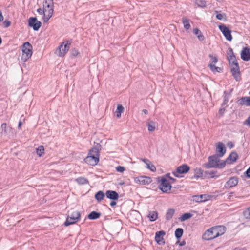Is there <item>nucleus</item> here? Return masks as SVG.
Masks as SVG:
<instances>
[{
	"label": "nucleus",
	"mask_w": 250,
	"mask_h": 250,
	"mask_svg": "<svg viewBox=\"0 0 250 250\" xmlns=\"http://www.w3.org/2000/svg\"><path fill=\"white\" fill-rule=\"evenodd\" d=\"M226 231V228L223 226H217L207 230L202 236L203 239L210 240L223 235Z\"/></svg>",
	"instance_id": "1"
},
{
	"label": "nucleus",
	"mask_w": 250,
	"mask_h": 250,
	"mask_svg": "<svg viewBox=\"0 0 250 250\" xmlns=\"http://www.w3.org/2000/svg\"><path fill=\"white\" fill-rule=\"evenodd\" d=\"M219 158L216 154L210 156L208 158V162L203 164V167L206 168H224L226 166V161H222Z\"/></svg>",
	"instance_id": "2"
},
{
	"label": "nucleus",
	"mask_w": 250,
	"mask_h": 250,
	"mask_svg": "<svg viewBox=\"0 0 250 250\" xmlns=\"http://www.w3.org/2000/svg\"><path fill=\"white\" fill-rule=\"evenodd\" d=\"M32 46L28 42H26L22 45V54L21 60L25 62L29 59L32 55Z\"/></svg>",
	"instance_id": "3"
},
{
	"label": "nucleus",
	"mask_w": 250,
	"mask_h": 250,
	"mask_svg": "<svg viewBox=\"0 0 250 250\" xmlns=\"http://www.w3.org/2000/svg\"><path fill=\"white\" fill-rule=\"evenodd\" d=\"M160 183L158 188L164 193H170L172 188V186L168 180L164 177H161V179L158 180Z\"/></svg>",
	"instance_id": "4"
},
{
	"label": "nucleus",
	"mask_w": 250,
	"mask_h": 250,
	"mask_svg": "<svg viewBox=\"0 0 250 250\" xmlns=\"http://www.w3.org/2000/svg\"><path fill=\"white\" fill-rule=\"evenodd\" d=\"M81 213L78 211H74L70 215L67 217L64 224L65 226L74 224L79 221Z\"/></svg>",
	"instance_id": "5"
},
{
	"label": "nucleus",
	"mask_w": 250,
	"mask_h": 250,
	"mask_svg": "<svg viewBox=\"0 0 250 250\" xmlns=\"http://www.w3.org/2000/svg\"><path fill=\"white\" fill-rule=\"evenodd\" d=\"M71 42L69 41L63 42L56 49L55 53L60 57L64 56L66 53L69 50Z\"/></svg>",
	"instance_id": "6"
},
{
	"label": "nucleus",
	"mask_w": 250,
	"mask_h": 250,
	"mask_svg": "<svg viewBox=\"0 0 250 250\" xmlns=\"http://www.w3.org/2000/svg\"><path fill=\"white\" fill-rule=\"evenodd\" d=\"M219 30L222 33L227 40L231 41L232 37L231 35V31L226 25L221 24L218 26Z\"/></svg>",
	"instance_id": "7"
},
{
	"label": "nucleus",
	"mask_w": 250,
	"mask_h": 250,
	"mask_svg": "<svg viewBox=\"0 0 250 250\" xmlns=\"http://www.w3.org/2000/svg\"><path fill=\"white\" fill-rule=\"evenodd\" d=\"M190 170V167L187 164H183L178 167L175 171L172 172V174L176 177H180L179 174H185Z\"/></svg>",
	"instance_id": "8"
},
{
	"label": "nucleus",
	"mask_w": 250,
	"mask_h": 250,
	"mask_svg": "<svg viewBox=\"0 0 250 250\" xmlns=\"http://www.w3.org/2000/svg\"><path fill=\"white\" fill-rule=\"evenodd\" d=\"M37 12L40 15H43L42 20L44 23L48 22L49 20L52 17V10H48L47 13L43 8H39Z\"/></svg>",
	"instance_id": "9"
},
{
	"label": "nucleus",
	"mask_w": 250,
	"mask_h": 250,
	"mask_svg": "<svg viewBox=\"0 0 250 250\" xmlns=\"http://www.w3.org/2000/svg\"><path fill=\"white\" fill-rule=\"evenodd\" d=\"M28 25L33 28L34 31H38L41 27L42 23L36 17H30L28 19Z\"/></svg>",
	"instance_id": "10"
},
{
	"label": "nucleus",
	"mask_w": 250,
	"mask_h": 250,
	"mask_svg": "<svg viewBox=\"0 0 250 250\" xmlns=\"http://www.w3.org/2000/svg\"><path fill=\"white\" fill-rule=\"evenodd\" d=\"M230 71L232 76L236 81H239L241 79V76L239 65L230 66Z\"/></svg>",
	"instance_id": "11"
},
{
	"label": "nucleus",
	"mask_w": 250,
	"mask_h": 250,
	"mask_svg": "<svg viewBox=\"0 0 250 250\" xmlns=\"http://www.w3.org/2000/svg\"><path fill=\"white\" fill-rule=\"evenodd\" d=\"M135 180L136 183L141 185H147L150 184L152 181L150 177L145 176H139L136 178Z\"/></svg>",
	"instance_id": "12"
},
{
	"label": "nucleus",
	"mask_w": 250,
	"mask_h": 250,
	"mask_svg": "<svg viewBox=\"0 0 250 250\" xmlns=\"http://www.w3.org/2000/svg\"><path fill=\"white\" fill-rule=\"evenodd\" d=\"M238 178L237 177H232L226 183L224 187L227 189L230 188L237 185Z\"/></svg>",
	"instance_id": "13"
},
{
	"label": "nucleus",
	"mask_w": 250,
	"mask_h": 250,
	"mask_svg": "<svg viewBox=\"0 0 250 250\" xmlns=\"http://www.w3.org/2000/svg\"><path fill=\"white\" fill-rule=\"evenodd\" d=\"M85 162L91 166L96 165L99 161V158L94 156L88 155L84 159Z\"/></svg>",
	"instance_id": "14"
},
{
	"label": "nucleus",
	"mask_w": 250,
	"mask_h": 250,
	"mask_svg": "<svg viewBox=\"0 0 250 250\" xmlns=\"http://www.w3.org/2000/svg\"><path fill=\"white\" fill-rule=\"evenodd\" d=\"M226 149L225 145L221 142L217 143L216 152L217 153L216 155L220 157H222L225 154Z\"/></svg>",
	"instance_id": "15"
},
{
	"label": "nucleus",
	"mask_w": 250,
	"mask_h": 250,
	"mask_svg": "<svg viewBox=\"0 0 250 250\" xmlns=\"http://www.w3.org/2000/svg\"><path fill=\"white\" fill-rule=\"evenodd\" d=\"M166 234L164 230L157 231L155 233V240L158 244H164L163 236Z\"/></svg>",
	"instance_id": "16"
},
{
	"label": "nucleus",
	"mask_w": 250,
	"mask_h": 250,
	"mask_svg": "<svg viewBox=\"0 0 250 250\" xmlns=\"http://www.w3.org/2000/svg\"><path fill=\"white\" fill-rule=\"evenodd\" d=\"M241 58L245 61H248L250 60V49L247 47H244L241 53Z\"/></svg>",
	"instance_id": "17"
},
{
	"label": "nucleus",
	"mask_w": 250,
	"mask_h": 250,
	"mask_svg": "<svg viewBox=\"0 0 250 250\" xmlns=\"http://www.w3.org/2000/svg\"><path fill=\"white\" fill-rule=\"evenodd\" d=\"M220 176V174L216 170L206 171L204 172V178H218Z\"/></svg>",
	"instance_id": "18"
},
{
	"label": "nucleus",
	"mask_w": 250,
	"mask_h": 250,
	"mask_svg": "<svg viewBox=\"0 0 250 250\" xmlns=\"http://www.w3.org/2000/svg\"><path fill=\"white\" fill-rule=\"evenodd\" d=\"M106 197L110 200H117L119 198L118 193L113 190H107L105 192Z\"/></svg>",
	"instance_id": "19"
},
{
	"label": "nucleus",
	"mask_w": 250,
	"mask_h": 250,
	"mask_svg": "<svg viewBox=\"0 0 250 250\" xmlns=\"http://www.w3.org/2000/svg\"><path fill=\"white\" fill-rule=\"evenodd\" d=\"M238 156L236 152H232L226 160V163H232L235 162L238 159Z\"/></svg>",
	"instance_id": "20"
},
{
	"label": "nucleus",
	"mask_w": 250,
	"mask_h": 250,
	"mask_svg": "<svg viewBox=\"0 0 250 250\" xmlns=\"http://www.w3.org/2000/svg\"><path fill=\"white\" fill-rule=\"evenodd\" d=\"M208 196L206 194L194 195L193 196V201L195 202H203L208 200Z\"/></svg>",
	"instance_id": "21"
},
{
	"label": "nucleus",
	"mask_w": 250,
	"mask_h": 250,
	"mask_svg": "<svg viewBox=\"0 0 250 250\" xmlns=\"http://www.w3.org/2000/svg\"><path fill=\"white\" fill-rule=\"evenodd\" d=\"M240 105H245L250 106V97H243L238 101Z\"/></svg>",
	"instance_id": "22"
},
{
	"label": "nucleus",
	"mask_w": 250,
	"mask_h": 250,
	"mask_svg": "<svg viewBox=\"0 0 250 250\" xmlns=\"http://www.w3.org/2000/svg\"><path fill=\"white\" fill-rule=\"evenodd\" d=\"M142 161L146 164V167L147 168L149 169L153 172L156 171V167L154 166V165L151 164V162L149 160L147 159H142Z\"/></svg>",
	"instance_id": "23"
},
{
	"label": "nucleus",
	"mask_w": 250,
	"mask_h": 250,
	"mask_svg": "<svg viewBox=\"0 0 250 250\" xmlns=\"http://www.w3.org/2000/svg\"><path fill=\"white\" fill-rule=\"evenodd\" d=\"M101 213L97 211H92L88 215V218L90 220H96L100 217Z\"/></svg>",
	"instance_id": "24"
},
{
	"label": "nucleus",
	"mask_w": 250,
	"mask_h": 250,
	"mask_svg": "<svg viewBox=\"0 0 250 250\" xmlns=\"http://www.w3.org/2000/svg\"><path fill=\"white\" fill-rule=\"evenodd\" d=\"M194 177L196 178L197 179L199 178H204V172L200 168H195L194 170Z\"/></svg>",
	"instance_id": "25"
},
{
	"label": "nucleus",
	"mask_w": 250,
	"mask_h": 250,
	"mask_svg": "<svg viewBox=\"0 0 250 250\" xmlns=\"http://www.w3.org/2000/svg\"><path fill=\"white\" fill-rule=\"evenodd\" d=\"M228 59L230 66L239 65L235 55L229 56H228Z\"/></svg>",
	"instance_id": "26"
},
{
	"label": "nucleus",
	"mask_w": 250,
	"mask_h": 250,
	"mask_svg": "<svg viewBox=\"0 0 250 250\" xmlns=\"http://www.w3.org/2000/svg\"><path fill=\"white\" fill-rule=\"evenodd\" d=\"M75 181L78 184L81 185L89 184L88 180L87 178L83 177H80L75 179Z\"/></svg>",
	"instance_id": "27"
},
{
	"label": "nucleus",
	"mask_w": 250,
	"mask_h": 250,
	"mask_svg": "<svg viewBox=\"0 0 250 250\" xmlns=\"http://www.w3.org/2000/svg\"><path fill=\"white\" fill-rule=\"evenodd\" d=\"M193 33L197 36L199 41H202L204 40L205 38L201 31L198 28L193 29Z\"/></svg>",
	"instance_id": "28"
},
{
	"label": "nucleus",
	"mask_w": 250,
	"mask_h": 250,
	"mask_svg": "<svg viewBox=\"0 0 250 250\" xmlns=\"http://www.w3.org/2000/svg\"><path fill=\"white\" fill-rule=\"evenodd\" d=\"M148 217L149 219V220L151 222H153L155 221L158 217V212L157 211H150L148 215Z\"/></svg>",
	"instance_id": "29"
},
{
	"label": "nucleus",
	"mask_w": 250,
	"mask_h": 250,
	"mask_svg": "<svg viewBox=\"0 0 250 250\" xmlns=\"http://www.w3.org/2000/svg\"><path fill=\"white\" fill-rule=\"evenodd\" d=\"M105 195V194H104L103 191H99L96 193L95 198L98 202H100L104 199Z\"/></svg>",
	"instance_id": "30"
},
{
	"label": "nucleus",
	"mask_w": 250,
	"mask_h": 250,
	"mask_svg": "<svg viewBox=\"0 0 250 250\" xmlns=\"http://www.w3.org/2000/svg\"><path fill=\"white\" fill-rule=\"evenodd\" d=\"M175 213V210L173 208L169 209L166 214V219L167 220H170L173 217Z\"/></svg>",
	"instance_id": "31"
},
{
	"label": "nucleus",
	"mask_w": 250,
	"mask_h": 250,
	"mask_svg": "<svg viewBox=\"0 0 250 250\" xmlns=\"http://www.w3.org/2000/svg\"><path fill=\"white\" fill-rule=\"evenodd\" d=\"M146 125L148 127V130L150 132L154 131L155 129V123L153 121H150L147 123Z\"/></svg>",
	"instance_id": "32"
},
{
	"label": "nucleus",
	"mask_w": 250,
	"mask_h": 250,
	"mask_svg": "<svg viewBox=\"0 0 250 250\" xmlns=\"http://www.w3.org/2000/svg\"><path fill=\"white\" fill-rule=\"evenodd\" d=\"M124 111V107L121 105L118 104L117 105V109L116 111V112L117 113L116 116L118 118H119L121 117V113H123Z\"/></svg>",
	"instance_id": "33"
},
{
	"label": "nucleus",
	"mask_w": 250,
	"mask_h": 250,
	"mask_svg": "<svg viewBox=\"0 0 250 250\" xmlns=\"http://www.w3.org/2000/svg\"><path fill=\"white\" fill-rule=\"evenodd\" d=\"M183 229L182 228H177L175 231V236L177 239H179L183 234Z\"/></svg>",
	"instance_id": "34"
},
{
	"label": "nucleus",
	"mask_w": 250,
	"mask_h": 250,
	"mask_svg": "<svg viewBox=\"0 0 250 250\" xmlns=\"http://www.w3.org/2000/svg\"><path fill=\"white\" fill-rule=\"evenodd\" d=\"M182 22L186 30H187L190 29L191 26L189 24V21L188 19L186 18H183Z\"/></svg>",
	"instance_id": "35"
},
{
	"label": "nucleus",
	"mask_w": 250,
	"mask_h": 250,
	"mask_svg": "<svg viewBox=\"0 0 250 250\" xmlns=\"http://www.w3.org/2000/svg\"><path fill=\"white\" fill-rule=\"evenodd\" d=\"M193 215L190 213H185L183 214L180 218L181 221H185L191 218Z\"/></svg>",
	"instance_id": "36"
},
{
	"label": "nucleus",
	"mask_w": 250,
	"mask_h": 250,
	"mask_svg": "<svg viewBox=\"0 0 250 250\" xmlns=\"http://www.w3.org/2000/svg\"><path fill=\"white\" fill-rule=\"evenodd\" d=\"M99 150L96 148H93L91 149L88 153V155L94 156L99 158Z\"/></svg>",
	"instance_id": "37"
},
{
	"label": "nucleus",
	"mask_w": 250,
	"mask_h": 250,
	"mask_svg": "<svg viewBox=\"0 0 250 250\" xmlns=\"http://www.w3.org/2000/svg\"><path fill=\"white\" fill-rule=\"evenodd\" d=\"M208 66L209 67L210 69L213 72H221L223 70L222 68L217 67L214 64H209Z\"/></svg>",
	"instance_id": "38"
},
{
	"label": "nucleus",
	"mask_w": 250,
	"mask_h": 250,
	"mask_svg": "<svg viewBox=\"0 0 250 250\" xmlns=\"http://www.w3.org/2000/svg\"><path fill=\"white\" fill-rule=\"evenodd\" d=\"M44 148L43 146H40L37 149H36V153L39 156L41 157L42 155L44 153Z\"/></svg>",
	"instance_id": "39"
},
{
	"label": "nucleus",
	"mask_w": 250,
	"mask_h": 250,
	"mask_svg": "<svg viewBox=\"0 0 250 250\" xmlns=\"http://www.w3.org/2000/svg\"><path fill=\"white\" fill-rule=\"evenodd\" d=\"M194 2L199 7H204L206 5V2L204 0H194Z\"/></svg>",
	"instance_id": "40"
},
{
	"label": "nucleus",
	"mask_w": 250,
	"mask_h": 250,
	"mask_svg": "<svg viewBox=\"0 0 250 250\" xmlns=\"http://www.w3.org/2000/svg\"><path fill=\"white\" fill-rule=\"evenodd\" d=\"M216 13V17L219 20H222L225 18V21L226 20V16L225 14H221L218 13L217 11H215Z\"/></svg>",
	"instance_id": "41"
},
{
	"label": "nucleus",
	"mask_w": 250,
	"mask_h": 250,
	"mask_svg": "<svg viewBox=\"0 0 250 250\" xmlns=\"http://www.w3.org/2000/svg\"><path fill=\"white\" fill-rule=\"evenodd\" d=\"M209 57L211 59L210 61L209 64H214L217 63L218 59L216 57H213L212 55H209Z\"/></svg>",
	"instance_id": "42"
},
{
	"label": "nucleus",
	"mask_w": 250,
	"mask_h": 250,
	"mask_svg": "<svg viewBox=\"0 0 250 250\" xmlns=\"http://www.w3.org/2000/svg\"><path fill=\"white\" fill-rule=\"evenodd\" d=\"M243 215L247 219H250V208H248L243 212Z\"/></svg>",
	"instance_id": "43"
},
{
	"label": "nucleus",
	"mask_w": 250,
	"mask_h": 250,
	"mask_svg": "<svg viewBox=\"0 0 250 250\" xmlns=\"http://www.w3.org/2000/svg\"><path fill=\"white\" fill-rule=\"evenodd\" d=\"M43 8L46 11V13H47V12L48 11V10L51 9L52 10V15H53L54 5L53 6L50 5V6H49L48 5H47V4H46V5H43Z\"/></svg>",
	"instance_id": "44"
},
{
	"label": "nucleus",
	"mask_w": 250,
	"mask_h": 250,
	"mask_svg": "<svg viewBox=\"0 0 250 250\" xmlns=\"http://www.w3.org/2000/svg\"><path fill=\"white\" fill-rule=\"evenodd\" d=\"M117 171L119 172H123L125 170V168L123 166H118L116 167Z\"/></svg>",
	"instance_id": "45"
},
{
	"label": "nucleus",
	"mask_w": 250,
	"mask_h": 250,
	"mask_svg": "<svg viewBox=\"0 0 250 250\" xmlns=\"http://www.w3.org/2000/svg\"><path fill=\"white\" fill-rule=\"evenodd\" d=\"M229 101L228 97L226 95H225L224 97V100L222 104V107H224L225 105H227Z\"/></svg>",
	"instance_id": "46"
},
{
	"label": "nucleus",
	"mask_w": 250,
	"mask_h": 250,
	"mask_svg": "<svg viewBox=\"0 0 250 250\" xmlns=\"http://www.w3.org/2000/svg\"><path fill=\"white\" fill-rule=\"evenodd\" d=\"M79 54L77 49L74 48L71 51V55L73 56L76 57Z\"/></svg>",
	"instance_id": "47"
},
{
	"label": "nucleus",
	"mask_w": 250,
	"mask_h": 250,
	"mask_svg": "<svg viewBox=\"0 0 250 250\" xmlns=\"http://www.w3.org/2000/svg\"><path fill=\"white\" fill-rule=\"evenodd\" d=\"M165 176L166 177L168 178L170 180H171L172 181V183H174L176 181V179H175L170 176V173L166 174Z\"/></svg>",
	"instance_id": "48"
},
{
	"label": "nucleus",
	"mask_w": 250,
	"mask_h": 250,
	"mask_svg": "<svg viewBox=\"0 0 250 250\" xmlns=\"http://www.w3.org/2000/svg\"><path fill=\"white\" fill-rule=\"evenodd\" d=\"M1 128L5 133H7V124L6 123H3L1 125Z\"/></svg>",
	"instance_id": "49"
},
{
	"label": "nucleus",
	"mask_w": 250,
	"mask_h": 250,
	"mask_svg": "<svg viewBox=\"0 0 250 250\" xmlns=\"http://www.w3.org/2000/svg\"><path fill=\"white\" fill-rule=\"evenodd\" d=\"M3 25L5 27H8L11 25V22L9 21L6 20L3 22Z\"/></svg>",
	"instance_id": "50"
},
{
	"label": "nucleus",
	"mask_w": 250,
	"mask_h": 250,
	"mask_svg": "<svg viewBox=\"0 0 250 250\" xmlns=\"http://www.w3.org/2000/svg\"><path fill=\"white\" fill-rule=\"evenodd\" d=\"M244 174L247 178H250V167L245 172Z\"/></svg>",
	"instance_id": "51"
},
{
	"label": "nucleus",
	"mask_w": 250,
	"mask_h": 250,
	"mask_svg": "<svg viewBox=\"0 0 250 250\" xmlns=\"http://www.w3.org/2000/svg\"><path fill=\"white\" fill-rule=\"evenodd\" d=\"M244 124L247 125L249 126V127L250 128V115L245 120V121L244 122Z\"/></svg>",
	"instance_id": "52"
},
{
	"label": "nucleus",
	"mask_w": 250,
	"mask_h": 250,
	"mask_svg": "<svg viewBox=\"0 0 250 250\" xmlns=\"http://www.w3.org/2000/svg\"><path fill=\"white\" fill-rule=\"evenodd\" d=\"M227 146L229 148L231 149L234 147V144L232 142H229L227 143Z\"/></svg>",
	"instance_id": "53"
},
{
	"label": "nucleus",
	"mask_w": 250,
	"mask_h": 250,
	"mask_svg": "<svg viewBox=\"0 0 250 250\" xmlns=\"http://www.w3.org/2000/svg\"><path fill=\"white\" fill-rule=\"evenodd\" d=\"M228 50L229 52L228 53V54L229 55V56L234 55L233 49L229 47Z\"/></svg>",
	"instance_id": "54"
},
{
	"label": "nucleus",
	"mask_w": 250,
	"mask_h": 250,
	"mask_svg": "<svg viewBox=\"0 0 250 250\" xmlns=\"http://www.w3.org/2000/svg\"><path fill=\"white\" fill-rule=\"evenodd\" d=\"M225 107H222V108H221L220 109H219V113L220 115H223V114L225 112Z\"/></svg>",
	"instance_id": "55"
},
{
	"label": "nucleus",
	"mask_w": 250,
	"mask_h": 250,
	"mask_svg": "<svg viewBox=\"0 0 250 250\" xmlns=\"http://www.w3.org/2000/svg\"><path fill=\"white\" fill-rule=\"evenodd\" d=\"M46 4H47V5H48L49 6H50V5L53 6L54 3H50V2L44 0L43 2V5H46Z\"/></svg>",
	"instance_id": "56"
},
{
	"label": "nucleus",
	"mask_w": 250,
	"mask_h": 250,
	"mask_svg": "<svg viewBox=\"0 0 250 250\" xmlns=\"http://www.w3.org/2000/svg\"><path fill=\"white\" fill-rule=\"evenodd\" d=\"M4 18L2 15V12L0 10V21L1 22L3 21Z\"/></svg>",
	"instance_id": "57"
},
{
	"label": "nucleus",
	"mask_w": 250,
	"mask_h": 250,
	"mask_svg": "<svg viewBox=\"0 0 250 250\" xmlns=\"http://www.w3.org/2000/svg\"><path fill=\"white\" fill-rule=\"evenodd\" d=\"M177 243H179V245L180 246H184L186 244V242L185 241H182V242L177 241Z\"/></svg>",
	"instance_id": "58"
},
{
	"label": "nucleus",
	"mask_w": 250,
	"mask_h": 250,
	"mask_svg": "<svg viewBox=\"0 0 250 250\" xmlns=\"http://www.w3.org/2000/svg\"><path fill=\"white\" fill-rule=\"evenodd\" d=\"M117 203L115 201V200H113V201L111 202L110 205L111 207H114L116 205Z\"/></svg>",
	"instance_id": "59"
},
{
	"label": "nucleus",
	"mask_w": 250,
	"mask_h": 250,
	"mask_svg": "<svg viewBox=\"0 0 250 250\" xmlns=\"http://www.w3.org/2000/svg\"><path fill=\"white\" fill-rule=\"evenodd\" d=\"M21 125H22V122H21V121H20L19 122V124H18V128H19V129H20L21 128Z\"/></svg>",
	"instance_id": "60"
},
{
	"label": "nucleus",
	"mask_w": 250,
	"mask_h": 250,
	"mask_svg": "<svg viewBox=\"0 0 250 250\" xmlns=\"http://www.w3.org/2000/svg\"><path fill=\"white\" fill-rule=\"evenodd\" d=\"M142 112L145 114H148V111L146 110V109H143L142 110Z\"/></svg>",
	"instance_id": "61"
},
{
	"label": "nucleus",
	"mask_w": 250,
	"mask_h": 250,
	"mask_svg": "<svg viewBox=\"0 0 250 250\" xmlns=\"http://www.w3.org/2000/svg\"><path fill=\"white\" fill-rule=\"evenodd\" d=\"M45 1H46L47 2H50V3H54L53 2V0H44Z\"/></svg>",
	"instance_id": "62"
},
{
	"label": "nucleus",
	"mask_w": 250,
	"mask_h": 250,
	"mask_svg": "<svg viewBox=\"0 0 250 250\" xmlns=\"http://www.w3.org/2000/svg\"><path fill=\"white\" fill-rule=\"evenodd\" d=\"M230 197H231V196L229 195V196L228 198L230 199Z\"/></svg>",
	"instance_id": "63"
},
{
	"label": "nucleus",
	"mask_w": 250,
	"mask_h": 250,
	"mask_svg": "<svg viewBox=\"0 0 250 250\" xmlns=\"http://www.w3.org/2000/svg\"><path fill=\"white\" fill-rule=\"evenodd\" d=\"M224 94H227V92L225 91H224Z\"/></svg>",
	"instance_id": "64"
}]
</instances>
